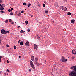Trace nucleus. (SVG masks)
I'll return each mask as SVG.
<instances>
[{
  "mask_svg": "<svg viewBox=\"0 0 76 76\" xmlns=\"http://www.w3.org/2000/svg\"><path fill=\"white\" fill-rule=\"evenodd\" d=\"M31 4L29 3L28 4V7H30V6H31Z\"/></svg>",
  "mask_w": 76,
  "mask_h": 76,
  "instance_id": "obj_19",
  "label": "nucleus"
},
{
  "mask_svg": "<svg viewBox=\"0 0 76 76\" xmlns=\"http://www.w3.org/2000/svg\"><path fill=\"white\" fill-rule=\"evenodd\" d=\"M73 69V71H71L69 74V76H76V66H73L71 67V69Z\"/></svg>",
  "mask_w": 76,
  "mask_h": 76,
  "instance_id": "obj_1",
  "label": "nucleus"
},
{
  "mask_svg": "<svg viewBox=\"0 0 76 76\" xmlns=\"http://www.w3.org/2000/svg\"><path fill=\"white\" fill-rule=\"evenodd\" d=\"M5 75H6V73H4Z\"/></svg>",
  "mask_w": 76,
  "mask_h": 76,
  "instance_id": "obj_53",
  "label": "nucleus"
},
{
  "mask_svg": "<svg viewBox=\"0 0 76 76\" xmlns=\"http://www.w3.org/2000/svg\"><path fill=\"white\" fill-rule=\"evenodd\" d=\"M0 6L1 7H2L3 6V5H1V4H0Z\"/></svg>",
  "mask_w": 76,
  "mask_h": 76,
  "instance_id": "obj_44",
  "label": "nucleus"
},
{
  "mask_svg": "<svg viewBox=\"0 0 76 76\" xmlns=\"http://www.w3.org/2000/svg\"><path fill=\"white\" fill-rule=\"evenodd\" d=\"M11 11L13 10V8H11Z\"/></svg>",
  "mask_w": 76,
  "mask_h": 76,
  "instance_id": "obj_37",
  "label": "nucleus"
},
{
  "mask_svg": "<svg viewBox=\"0 0 76 76\" xmlns=\"http://www.w3.org/2000/svg\"><path fill=\"white\" fill-rule=\"evenodd\" d=\"M1 59H0V62H1Z\"/></svg>",
  "mask_w": 76,
  "mask_h": 76,
  "instance_id": "obj_51",
  "label": "nucleus"
},
{
  "mask_svg": "<svg viewBox=\"0 0 76 76\" xmlns=\"http://www.w3.org/2000/svg\"><path fill=\"white\" fill-rule=\"evenodd\" d=\"M48 11H46L45 12L46 13H48Z\"/></svg>",
  "mask_w": 76,
  "mask_h": 76,
  "instance_id": "obj_32",
  "label": "nucleus"
},
{
  "mask_svg": "<svg viewBox=\"0 0 76 76\" xmlns=\"http://www.w3.org/2000/svg\"><path fill=\"white\" fill-rule=\"evenodd\" d=\"M21 12L22 13H24V11H22Z\"/></svg>",
  "mask_w": 76,
  "mask_h": 76,
  "instance_id": "obj_35",
  "label": "nucleus"
},
{
  "mask_svg": "<svg viewBox=\"0 0 76 76\" xmlns=\"http://www.w3.org/2000/svg\"><path fill=\"white\" fill-rule=\"evenodd\" d=\"M8 12H11V10H8Z\"/></svg>",
  "mask_w": 76,
  "mask_h": 76,
  "instance_id": "obj_40",
  "label": "nucleus"
},
{
  "mask_svg": "<svg viewBox=\"0 0 76 76\" xmlns=\"http://www.w3.org/2000/svg\"><path fill=\"white\" fill-rule=\"evenodd\" d=\"M22 15V14L21 13H20L18 14V16H21Z\"/></svg>",
  "mask_w": 76,
  "mask_h": 76,
  "instance_id": "obj_17",
  "label": "nucleus"
},
{
  "mask_svg": "<svg viewBox=\"0 0 76 76\" xmlns=\"http://www.w3.org/2000/svg\"><path fill=\"white\" fill-rule=\"evenodd\" d=\"M20 32H21V33H24V32H25V31H23V30H22Z\"/></svg>",
  "mask_w": 76,
  "mask_h": 76,
  "instance_id": "obj_16",
  "label": "nucleus"
},
{
  "mask_svg": "<svg viewBox=\"0 0 76 76\" xmlns=\"http://www.w3.org/2000/svg\"><path fill=\"white\" fill-rule=\"evenodd\" d=\"M1 32L2 34H6L7 33V31H5L4 29H2L1 31Z\"/></svg>",
  "mask_w": 76,
  "mask_h": 76,
  "instance_id": "obj_5",
  "label": "nucleus"
},
{
  "mask_svg": "<svg viewBox=\"0 0 76 76\" xmlns=\"http://www.w3.org/2000/svg\"><path fill=\"white\" fill-rule=\"evenodd\" d=\"M14 49H16V46H14Z\"/></svg>",
  "mask_w": 76,
  "mask_h": 76,
  "instance_id": "obj_21",
  "label": "nucleus"
},
{
  "mask_svg": "<svg viewBox=\"0 0 76 76\" xmlns=\"http://www.w3.org/2000/svg\"><path fill=\"white\" fill-rule=\"evenodd\" d=\"M0 10H4L3 6L0 7Z\"/></svg>",
  "mask_w": 76,
  "mask_h": 76,
  "instance_id": "obj_12",
  "label": "nucleus"
},
{
  "mask_svg": "<svg viewBox=\"0 0 76 76\" xmlns=\"http://www.w3.org/2000/svg\"><path fill=\"white\" fill-rule=\"evenodd\" d=\"M34 49L35 50H37V49H38V47L37 46V45H36V44H34Z\"/></svg>",
  "mask_w": 76,
  "mask_h": 76,
  "instance_id": "obj_6",
  "label": "nucleus"
},
{
  "mask_svg": "<svg viewBox=\"0 0 76 76\" xmlns=\"http://www.w3.org/2000/svg\"><path fill=\"white\" fill-rule=\"evenodd\" d=\"M68 58H69V57H68Z\"/></svg>",
  "mask_w": 76,
  "mask_h": 76,
  "instance_id": "obj_56",
  "label": "nucleus"
},
{
  "mask_svg": "<svg viewBox=\"0 0 76 76\" xmlns=\"http://www.w3.org/2000/svg\"><path fill=\"white\" fill-rule=\"evenodd\" d=\"M68 15H69V16H70L71 15V13L68 12L67 13Z\"/></svg>",
  "mask_w": 76,
  "mask_h": 76,
  "instance_id": "obj_14",
  "label": "nucleus"
},
{
  "mask_svg": "<svg viewBox=\"0 0 76 76\" xmlns=\"http://www.w3.org/2000/svg\"><path fill=\"white\" fill-rule=\"evenodd\" d=\"M7 63H9V60H7Z\"/></svg>",
  "mask_w": 76,
  "mask_h": 76,
  "instance_id": "obj_27",
  "label": "nucleus"
},
{
  "mask_svg": "<svg viewBox=\"0 0 76 76\" xmlns=\"http://www.w3.org/2000/svg\"><path fill=\"white\" fill-rule=\"evenodd\" d=\"M19 58H20V59L21 58V56H19Z\"/></svg>",
  "mask_w": 76,
  "mask_h": 76,
  "instance_id": "obj_43",
  "label": "nucleus"
},
{
  "mask_svg": "<svg viewBox=\"0 0 76 76\" xmlns=\"http://www.w3.org/2000/svg\"><path fill=\"white\" fill-rule=\"evenodd\" d=\"M43 7H45V4H43Z\"/></svg>",
  "mask_w": 76,
  "mask_h": 76,
  "instance_id": "obj_33",
  "label": "nucleus"
},
{
  "mask_svg": "<svg viewBox=\"0 0 76 76\" xmlns=\"http://www.w3.org/2000/svg\"><path fill=\"white\" fill-rule=\"evenodd\" d=\"M27 31L29 32H30V29H28L27 30Z\"/></svg>",
  "mask_w": 76,
  "mask_h": 76,
  "instance_id": "obj_26",
  "label": "nucleus"
},
{
  "mask_svg": "<svg viewBox=\"0 0 76 76\" xmlns=\"http://www.w3.org/2000/svg\"><path fill=\"white\" fill-rule=\"evenodd\" d=\"M31 17H33V15H31Z\"/></svg>",
  "mask_w": 76,
  "mask_h": 76,
  "instance_id": "obj_49",
  "label": "nucleus"
},
{
  "mask_svg": "<svg viewBox=\"0 0 76 76\" xmlns=\"http://www.w3.org/2000/svg\"><path fill=\"white\" fill-rule=\"evenodd\" d=\"M63 1L64 2H66V1H67V0H63Z\"/></svg>",
  "mask_w": 76,
  "mask_h": 76,
  "instance_id": "obj_23",
  "label": "nucleus"
},
{
  "mask_svg": "<svg viewBox=\"0 0 76 76\" xmlns=\"http://www.w3.org/2000/svg\"><path fill=\"white\" fill-rule=\"evenodd\" d=\"M23 5L24 6H25V5H26V3H24L23 4Z\"/></svg>",
  "mask_w": 76,
  "mask_h": 76,
  "instance_id": "obj_24",
  "label": "nucleus"
},
{
  "mask_svg": "<svg viewBox=\"0 0 76 76\" xmlns=\"http://www.w3.org/2000/svg\"><path fill=\"white\" fill-rule=\"evenodd\" d=\"M5 22L6 23H7V22H8V20H6V21Z\"/></svg>",
  "mask_w": 76,
  "mask_h": 76,
  "instance_id": "obj_22",
  "label": "nucleus"
},
{
  "mask_svg": "<svg viewBox=\"0 0 76 76\" xmlns=\"http://www.w3.org/2000/svg\"><path fill=\"white\" fill-rule=\"evenodd\" d=\"M28 21H26L25 22V23H26V25H28Z\"/></svg>",
  "mask_w": 76,
  "mask_h": 76,
  "instance_id": "obj_20",
  "label": "nucleus"
},
{
  "mask_svg": "<svg viewBox=\"0 0 76 76\" xmlns=\"http://www.w3.org/2000/svg\"><path fill=\"white\" fill-rule=\"evenodd\" d=\"M38 5L39 7H40V6H41V5L40 4H38Z\"/></svg>",
  "mask_w": 76,
  "mask_h": 76,
  "instance_id": "obj_39",
  "label": "nucleus"
},
{
  "mask_svg": "<svg viewBox=\"0 0 76 76\" xmlns=\"http://www.w3.org/2000/svg\"><path fill=\"white\" fill-rule=\"evenodd\" d=\"M38 58H35V64H37V63L38 62Z\"/></svg>",
  "mask_w": 76,
  "mask_h": 76,
  "instance_id": "obj_9",
  "label": "nucleus"
},
{
  "mask_svg": "<svg viewBox=\"0 0 76 76\" xmlns=\"http://www.w3.org/2000/svg\"><path fill=\"white\" fill-rule=\"evenodd\" d=\"M53 22H54V21H53Z\"/></svg>",
  "mask_w": 76,
  "mask_h": 76,
  "instance_id": "obj_54",
  "label": "nucleus"
},
{
  "mask_svg": "<svg viewBox=\"0 0 76 76\" xmlns=\"http://www.w3.org/2000/svg\"><path fill=\"white\" fill-rule=\"evenodd\" d=\"M7 32V33H9V32H10V31H8Z\"/></svg>",
  "mask_w": 76,
  "mask_h": 76,
  "instance_id": "obj_46",
  "label": "nucleus"
},
{
  "mask_svg": "<svg viewBox=\"0 0 76 76\" xmlns=\"http://www.w3.org/2000/svg\"><path fill=\"white\" fill-rule=\"evenodd\" d=\"M25 45H26L29 46V42L28 41L26 42V43H25Z\"/></svg>",
  "mask_w": 76,
  "mask_h": 76,
  "instance_id": "obj_7",
  "label": "nucleus"
},
{
  "mask_svg": "<svg viewBox=\"0 0 76 76\" xmlns=\"http://www.w3.org/2000/svg\"><path fill=\"white\" fill-rule=\"evenodd\" d=\"M9 45H6V47H9Z\"/></svg>",
  "mask_w": 76,
  "mask_h": 76,
  "instance_id": "obj_36",
  "label": "nucleus"
},
{
  "mask_svg": "<svg viewBox=\"0 0 76 76\" xmlns=\"http://www.w3.org/2000/svg\"><path fill=\"white\" fill-rule=\"evenodd\" d=\"M20 41H21V40H19L18 41V44H19L20 42Z\"/></svg>",
  "mask_w": 76,
  "mask_h": 76,
  "instance_id": "obj_28",
  "label": "nucleus"
},
{
  "mask_svg": "<svg viewBox=\"0 0 76 76\" xmlns=\"http://www.w3.org/2000/svg\"><path fill=\"white\" fill-rule=\"evenodd\" d=\"M71 23H73L75 22V20H71Z\"/></svg>",
  "mask_w": 76,
  "mask_h": 76,
  "instance_id": "obj_13",
  "label": "nucleus"
},
{
  "mask_svg": "<svg viewBox=\"0 0 76 76\" xmlns=\"http://www.w3.org/2000/svg\"><path fill=\"white\" fill-rule=\"evenodd\" d=\"M60 8H61V9H62V10H64V11L67 10V8L63 6L60 7Z\"/></svg>",
  "mask_w": 76,
  "mask_h": 76,
  "instance_id": "obj_4",
  "label": "nucleus"
},
{
  "mask_svg": "<svg viewBox=\"0 0 76 76\" xmlns=\"http://www.w3.org/2000/svg\"><path fill=\"white\" fill-rule=\"evenodd\" d=\"M31 60H32V61H34V56L32 55L31 56Z\"/></svg>",
  "mask_w": 76,
  "mask_h": 76,
  "instance_id": "obj_11",
  "label": "nucleus"
},
{
  "mask_svg": "<svg viewBox=\"0 0 76 76\" xmlns=\"http://www.w3.org/2000/svg\"><path fill=\"white\" fill-rule=\"evenodd\" d=\"M0 12H1V13H4V12L3 11L1 10L0 11Z\"/></svg>",
  "mask_w": 76,
  "mask_h": 76,
  "instance_id": "obj_25",
  "label": "nucleus"
},
{
  "mask_svg": "<svg viewBox=\"0 0 76 76\" xmlns=\"http://www.w3.org/2000/svg\"><path fill=\"white\" fill-rule=\"evenodd\" d=\"M37 38L38 39V38H40V37L38 36H37Z\"/></svg>",
  "mask_w": 76,
  "mask_h": 76,
  "instance_id": "obj_31",
  "label": "nucleus"
},
{
  "mask_svg": "<svg viewBox=\"0 0 76 76\" xmlns=\"http://www.w3.org/2000/svg\"><path fill=\"white\" fill-rule=\"evenodd\" d=\"M42 64V63H40L39 64V65H40V66H41Z\"/></svg>",
  "mask_w": 76,
  "mask_h": 76,
  "instance_id": "obj_42",
  "label": "nucleus"
},
{
  "mask_svg": "<svg viewBox=\"0 0 76 76\" xmlns=\"http://www.w3.org/2000/svg\"><path fill=\"white\" fill-rule=\"evenodd\" d=\"M54 6L55 7H57L58 6V3L56 2L54 4Z\"/></svg>",
  "mask_w": 76,
  "mask_h": 76,
  "instance_id": "obj_10",
  "label": "nucleus"
},
{
  "mask_svg": "<svg viewBox=\"0 0 76 76\" xmlns=\"http://www.w3.org/2000/svg\"><path fill=\"white\" fill-rule=\"evenodd\" d=\"M72 53L73 54H76V52L75 50H73L72 51Z\"/></svg>",
  "mask_w": 76,
  "mask_h": 76,
  "instance_id": "obj_8",
  "label": "nucleus"
},
{
  "mask_svg": "<svg viewBox=\"0 0 76 76\" xmlns=\"http://www.w3.org/2000/svg\"><path fill=\"white\" fill-rule=\"evenodd\" d=\"M3 56H0V59H1V58H2Z\"/></svg>",
  "mask_w": 76,
  "mask_h": 76,
  "instance_id": "obj_41",
  "label": "nucleus"
},
{
  "mask_svg": "<svg viewBox=\"0 0 76 76\" xmlns=\"http://www.w3.org/2000/svg\"><path fill=\"white\" fill-rule=\"evenodd\" d=\"M20 26H18L17 27V28H20Z\"/></svg>",
  "mask_w": 76,
  "mask_h": 76,
  "instance_id": "obj_47",
  "label": "nucleus"
},
{
  "mask_svg": "<svg viewBox=\"0 0 76 76\" xmlns=\"http://www.w3.org/2000/svg\"><path fill=\"white\" fill-rule=\"evenodd\" d=\"M15 23H16V22H15Z\"/></svg>",
  "mask_w": 76,
  "mask_h": 76,
  "instance_id": "obj_55",
  "label": "nucleus"
},
{
  "mask_svg": "<svg viewBox=\"0 0 76 76\" xmlns=\"http://www.w3.org/2000/svg\"><path fill=\"white\" fill-rule=\"evenodd\" d=\"M6 72H9V69H7V70H6Z\"/></svg>",
  "mask_w": 76,
  "mask_h": 76,
  "instance_id": "obj_38",
  "label": "nucleus"
},
{
  "mask_svg": "<svg viewBox=\"0 0 76 76\" xmlns=\"http://www.w3.org/2000/svg\"><path fill=\"white\" fill-rule=\"evenodd\" d=\"M31 69H29V71H31Z\"/></svg>",
  "mask_w": 76,
  "mask_h": 76,
  "instance_id": "obj_52",
  "label": "nucleus"
},
{
  "mask_svg": "<svg viewBox=\"0 0 76 76\" xmlns=\"http://www.w3.org/2000/svg\"><path fill=\"white\" fill-rule=\"evenodd\" d=\"M11 15H12V16L13 15V13L12 12H11L10 13Z\"/></svg>",
  "mask_w": 76,
  "mask_h": 76,
  "instance_id": "obj_30",
  "label": "nucleus"
},
{
  "mask_svg": "<svg viewBox=\"0 0 76 76\" xmlns=\"http://www.w3.org/2000/svg\"><path fill=\"white\" fill-rule=\"evenodd\" d=\"M20 45H23V42L21 41L20 43Z\"/></svg>",
  "mask_w": 76,
  "mask_h": 76,
  "instance_id": "obj_15",
  "label": "nucleus"
},
{
  "mask_svg": "<svg viewBox=\"0 0 76 76\" xmlns=\"http://www.w3.org/2000/svg\"><path fill=\"white\" fill-rule=\"evenodd\" d=\"M7 75H9V74H8V73H7Z\"/></svg>",
  "mask_w": 76,
  "mask_h": 76,
  "instance_id": "obj_50",
  "label": "nucleus"
},
{
  "mask_svg": "<svg viewBox=\"0 0 76 76\" xmlns=\"http://www.w3.org/2000/svg\"><path fill=\"white\" fill-rule=\"evenodd\" d=\"M11 23H12V24H13L14 23L13 22H12Z\"/></svg>",
  "mask_w": 76,
  "mask_h": 76,
  "instance_id": "obj_45",
  "label": "nucleus"
},
{
  "mask_svg": "<svg viewBox=\"0 0 76 76\" xmlns=\"http://www.w3.org/2000/svg\"><path fill=\"white\" fill-rule=\"evenodd\" d=\"M36 65L37 66H38L39 65V63L37 62V63H36Z\"/></svg>",
  "mask_w": 76,
  "mask_h": 76,
  "instance_id": "obj_18",
  "label": "nucleus"
},
{
  "mask_svg": "<svg viewBox=\"0 0 76 76\" xmlns=\"http://www.w3.org/2000/svg\"><path fill=\"white\" fill-rule=\"evenodd\" d=\"M9 21H10V22H12V20L11 19H10L9 20Z\"/></svg>",
  "mask_w": 76,
  "mask_h": 76,
  "instance_id": "obj_34",
  "label": "nucleus"
},
{
  "mask_svg": "<svg viewBox=\"0 0 76 76\" xmlns=\"http://www.w3.org/2000/svg\"><path fill=\"white\" fill-rule=\"evenodd\" d=\"M2 0H0V3H2Z\"/></svg>",
  "mask_w": 76,
  "mask_h": 76,
  "instance_id": "obj_48",
  "label": "nucleus"
},
{
  "mask_svg": "<svg viewBox=\"0 0 76 76\" xmlns=\"http://www.w3.org/2000/svg\"><path fill=\"white\" fill-rule=\"evenodd\" d=\"M73 60L75 58V57H72L71 58Z\"/></svg>",
  "mask_w": 76,
  "mask_h": 76,
  "instance_id": "obj_29",
  "label": "nucleus"
},
{
  "mask_svg": "<svg viewBox=\"0 0 76 76\" xmlns=\"http://www.w3.org/2000/svg\"><path fill=\"white\" fill-rule=\"evenodd\" d=\"M30 64L31 67L33 69H35V66H34V64H33V62L31 61H30Z\"/></svg>",
  "mask_w": 76,
  "mask_h": 76,
  "instance_id": "obj_2",
  "label": "nucleus"
},
{
  "mask_svg": "<svg viewBox=\"0 0 76 76\" xmlns=\"http://www.w3.org/2000/svg\"><path fill=\"white\" fill-rule=\"evenodd\" d=\"M61 60L62 62H64L65 61H67V59H65V57L64 56H62Z\"/></svg>",
  "mask_w": 76,
  "mask_h": 76,
  "instance_id": "obj_3",
  "label": "nucleus"
}]
</instances>
